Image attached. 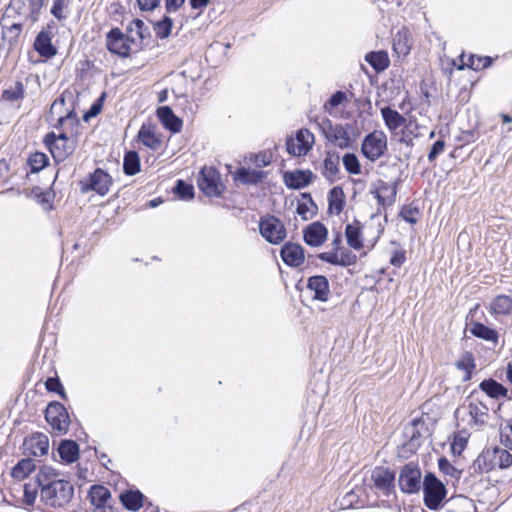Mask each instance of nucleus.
I'll use <instances>...</instances> for the list:
<instances>
[{
    "label": "nucleus",
    "instance_id": "nucleus-1",
    "mask_svg": "<svg viewBox=\"0 0 512 512\" xmlns=\"http://www.w3.org/2000/svg\"><path fill=\"white\" fill-rule=\"evenodd\" d=\"M79 127V120L75 113L70 111L58 119L56 128L61 129L59 134L50 132L44 136L43 143L56 162L66 160L74 152Z\"/></svg>",
    "mask_w": 512,
    "mask_h": 512
},
{
    "label": "nucleus",
    "instance_id": "nucleus-2",
    "mask_svg": "<svg viewBox=\"0 0 512 512\" xmlns=\"http://www.w3.org/2000/svg\"><path fill=\"white\" fill-rule=\"evenodd\" d=\"M145 24L141 19H134L124 33L119 27L110 29L105 36V47L119 58H129L142 49Z\"/></svg>",
    "mask_w": 512,
    "mask_h": 512
},
{
    "label": "nucleus",
    "instance_id": "nucleus-3",
    "mask_svg": "<svg viewBox=\"0 0 512 512\" xmlns=\"http://www.w3.org/2000/svg\"><path fill=\"white\" fill-rule=\"evenodd\" d=\"M344 233L349 248L363 251L366 255L377 245L384 233V227L375 217L365 222L354 219L346 224Z\"/></svg>",
    "mask_w": 512,
    "mask_h": 512
},
{
    "label": "nucleus",
    "instance_id": "nucleus-4",
    "mask_svg": "<svg viewBox=\"0 0 512 512\" xmlns=\"http://www.w3.org/2000/svg\"><path fill=\"white\" fill-rule=\"evenodd\" d=\"M380 113L386 128L400 144L413 147L414 141L422 137V126L415 116L405 117L390 106L382 107Z\"/></svg>",
    "mask_w": 512,
    "mask_h": 512
},
{
    "label": "nucleus",
    "instance_id": "nucleus-5",
    "mask_svg": "<svg viewBox=\"0 0 512 512\" xmlns=\"http://www.w3.org/2000/svg\"><path fill=\"white\" fill-rule=\"evenodd\" d=\"M40 479H42L40 498L46 506L62 508L72 500L74 488L69 481L60 479L58 474L48 468L40 470Z\"/></svg>",
    "mask_w": 512,
    "mask_h": 512
},
{
    "label": "nucleus",
    "instance_id": "nucleus-6",
    "mask_svg": "<svg viewBox=\"0 0 512 512\" xmlns=\"http://www.w3.org/2000/svg\"><path fill=\"white\" fill-rule=\"evenodd\" d=\"M512 466V454L499 446L486 447L472 463L473 474L482 475L496 469H507Z\"/></svg>",
    "mask_w": 512,
    "mask_h": 512
},
{
    "label": "nucleus",
    "instance_id": "nucleus-7",
    "mask_svg": "<svg viewBox=\"0 0 512 512\" xmlns=\"http://www.w3.org/2000/svg\"><path fill=\"white\" fill-rule=\"evenodd\" d=\"M467 411L470 417L469 424L477 429L484 428L491 419L490 408L486 398L474 389L467 397Z\"/></svg>",
    "mask_w": 512,
    "mask_h": 512
},
{
    "label": "nucleus",
    "instance_id": "nucleus-8",
    "mask_svg": "<svg viewBox=\"0 0 512 512\" xmlns=\"http://www.w3.org/2000/svg\"><path fill=\"white\" fill-rule=\"evenodd\" d=\"M318 126L326 140L341 149L350 147L354 142L349 124H333L330 119L323 118Z\"/></svg>",
    "mask_w": 512,
    "mask_h": 512
},
{
    "label": "nucleus",
    "instance_id": "nucleus-9",
    "mask_svg": "<svg viewBox=\"0 0 512 512\" xmlns=\"http://www.w3.org/2000/svg\"><path fill=\"white\" fill-rule=\"evenodd\" d=\"M197 186L207 197H222L226 190L220 172L213 166H204L200 169Z\"/></svg>",
    "mask_w": 512,
    "mask_h": 512
},
{
    "label": "nucleus",
    "instance_id": "nucleus-10",
    "mask_svg": "<svg viewBox=\"0 0 512 512\" xmlns=\"http://www.w3.org/2000/svg\"><path fill=\"white\" fill-rule=\"evenodd\" d=\"M113 185L111 175L102 168H96L85 178L79 181V188L82 193L95 192L99 196H105L109 193Z\"/></svg>",
    "mask_w": 512,
    "mask_h": 512
},
{
    "label": "nucleus",
    "instance_id": "nucleus-11",
    "mask_svg": "<svg viewBox=\"0 0 512 512\" xmlns=\"http://www.w3.org/2000/svg\"><path fill=\"white\" fill-rule=\"evenodd\" d=\"M318 258L331 265L343 267L354 265L357 262V256L343 246L340 232L332 240V251L322 252Z\"/></svg>",
    "mask_w": 512,
    "mask_h": 512
},
{
    "label": "nucleus",
    "instance_id": "nucleus-12",
    "mask_svg": "<svg viewBox=\"0 0 512 512\" xmlns=\"http://www.w3.org/2000/svg\"><path fill=\"white\" fill-rule=\"evenodd\" d=\"M424 504L430 510H437L446 498L445 485L433 473H427L423 479Z\"/></svg>",
    "mask_w": 512,
    "mask_h": 512
},
{
    "label": "nucleus",
    "instance_id": "nucleus-13",
    "mask_svg": "<svg viewBox=\"0 0 512 512\" xmlns=\"http://www.w3.org/2000/svg\"><path fill=\"white\" fill-rule=\"evenodd\" d=\"M388 149L387 136L381 130L368 133L361 143L362 155L371 162L383 157Z\"/></svg>",
    "mask_w": 512,
    "mask_h": 512
},
{
    "label": "nucleus",
    "instance_id": "nucleus-14",
    "mask_svg": "<svg viewBox=\"0 0 512 512\" xmlns=\"http://www.w3.org/2000/svg\"><path fill=\"white\" fill-rule=\"evenodd\" d=\"M45 419L51 427V432L63 435L66 434L69 425V414L63 404L59 402L50 403L45 410Z\"/></svg>",
    "mask_w": 512,
    "mask_h": 512
},
{
    "label": "nucleus",
    "instance_id": "nucleus-15",
    "mask_svg": "<svg viewBox=\"0 0 512 512\" xmlns=\"http://www.w3.org/2000/svg\"><path fill=\"white\" fill-rule=\"evenodd\" d=\"M261 236L271 244H279L286 238L287 232L284 224L276 216L267 214L259 221Z\"/></svg>",
    "mask_w": 512,
    "mask_h": 512
},
{
    "label": "nucleus",
    "instance_id": "nucleus-16",
    "mask_svg": "<svg viewBox=\"0 0 512 512\" xmlns=\"http://www.w3.org/2000/svg\"><path fill=\"white\" fill-rule=\"evenodd\" d=\"M395 472L388 467L376 466L371 471L370 480L376 493L389 496L395 490Z\"/></svg>",
    "mask_w": 512,
    "mask_h": 512
},
{
    "label": "nucleus",
    "instance_id": "nucleus-17",
    "mask_svg": "<svg viewBox=\"0 0 512 512\" xmlns=\"http://www.w3.org/2000/svg\"><path fill=\"white\" fill-rule=\"evenodd\" d=\"M422 472L416 463L409 462L405 464L399 474V487L403 493L413 494L419 492L421 488Z\"/></svg>",
    "mask_w": 512,
    "mask_h": 512
},
{
    "label": "nucleus",
    "instance_id": "nucleus-18",
    "mask_svg": "<svg viewBox=\"0 0 512 512\" xmlns=\"http://www.w3.org/2000/svg\"><path fill=\"white\" fill-rule=\"evenodd\" d=\"M398 186L396 183H388L384 180H378L371 191L377 200V210L381 212L387 207L392 206L396 201Z\"/></svg>",
    "mask_w": 512,
    "mask_h": 512
},
{
    "label": "nucleus",
    "instance_id": "nucleus-19",
    "mask_svg": "<svg viewBox=\"0 0 512 512\" xmlns=\"http://www.w3.org/2000/svg\"><path fill=\"white\" fill-rule=\"evenodd\" d=\"M135 140L139 145L154 152L160 150L163 146L162 134L153 123H143L138 130Z\"/></svg>",
    "mask_w": 512,
    "mask_h": 512
},
{
    "label": "nucleus",
    "instance_id": "nucleus-20",
    "mask_svg": "<svg viewBox=\"0 0 512 512\" xmlns=\"http://www.w3.org/2000/svg\"><path fill=\"white\" fill-rule=\"evenodd\" d=\"M314 144V135L308 129H300L295 137L286 140V147L289 154L293 156H305Z\"/></svg>",
    "mask_w": 512,
    "mask_h": 512
},
{
    "label": "nucleus",
    "instance_id": "nucleus-21",
    "mask_svg": "<svg viewBox=\"0 0 512 512\" xmlns=\"http://www.w3.org/2000/svg\"><path fill=\"white\" fill-rule=\"evenodd\" d=\"M56 27L55 23L51 21L47 23L46 27L42 29L35 38L33 47L44 58H52L57 54V49L52 44L53 29Z\"/></svg>",
    "mask_w": 512,
    "mask_h": 512
},
{
    "label": "nucleus",
    "instance_id": "nucleus-22",
    "mask_svg": "<svg viewBox=\"0 0 512 512\" xmlns=\"http://www.w3.org/2000/svg\"><path fill=\"white\" fill-rule=\"evenodd\" d=\"M22 449L27 456L42 457L48 453L49 439L44 433L34 432L25 437Z\"/></svg>",
    "mask_w": 512,
    "mask_h": 512
},
{
    "label": "nucleus",
    "instance_id": "nucleus-23",
    "mask_svg": "<svg viewBox=\"0 0 512 512\" xmlns=\"http://www.w3.org/2000/svg\"><path fill=\"white\" fill-rule=\"evenodd\" d=\"M45 0H11L10 7L31 23H36Z\"/></svg>",
    "mask_w": 512,
    "mask_h": 512
},
{
    "label": "nucleus",
    "instance_id": "nucleus-24",
    "mask_svg": "<svg viewBox=\"0 0 512 512\" xmlns=\"http://www.w3.org/2000/svg\"><path fill=\"white\" fill-rule=\"evenodd\" d=\"M314 174L311 170L286 171L283 174V181L287 188L299 190L312 183Z\"/></svg>",
    "mask_w": 512,
    "mask_h": 512
},
{
    "label": "nucleus",
    "instance_id": "nucleus-25",
    "mask_svg": "<svg viewBox=\"0 0 512 512\" xmlns=\"http://www.w3.org/2000/svg\"><path fill=\"white\" fill-rule=\"evenodd\" d=\"M307 289L313 292V299L320 302H327L330 298V285L328 279L323 275L311 276L307 280Z\"/></svg>",
    "mask_w": 512,
    "mask_h": 512
},
{
    "label": "nucleus",
    "instance_id": "nucleus-26",
    "mask_svg": "<svg viewBox=\"0 0 512 512\" xmlns=\"http://www.w3.org/2000/svg\"><path fill=\"white\" fill-rule=\"evenodd\" d=\"M327 235V228L319 221L309 224L303 231L305 243L312 247L321 246L326 241Z\"/></svg>",
    "mask_w": 512,
    "mask_h": 512
},
{
    "label": "nucleus",
    "instance_id": "nucleus-27",
    "mask_svg": "<svg viewBox=\"0 0 512 512\" xmlns=\"http://www.w3.org/2000/svg\"><path fill=\"white\" fill-rule=\"evenodd\" d=\"M283 262L291 267H299L305 261L304 249L300 244L286 243L280 252Z\"/></svg>",
    "mask_w": 512,
    "mask_h": 512
},
{
    "label": "nucleus",
    "instance_id": "nucleus-28",
    "mask_svg": "<svg viewBox=\"0 0 512 512\" xmlns=\"http://www.w3.org/2000/svg\"><path fill=\"white\" fill-rule=\"evenodd\" d=\"M494 62V58L490 56H479L476 54H468L467 55V63L457 64L456 60L451 61V68L449 73L452 74L453 68L455 67L457 70H464L465 68H469L474 71H481L490 67Z\"/></svg>",
    "mask_w": 512,
    "mask_h": 512
},
{
    "label": "nucleus",
    "instance_id": "nucleus-29",
    "mask_svg": "<svg viewBox=\"0 0 512 512\" xmlns=\"http://www.w3.org/2000/svg\"><path fill=\"white\" fill-rule=\"evenodd\" d=\"M489 313L495 318L512 315V297L507 294H498L490 302Z\"/></svg>",
    "mask_w": 512,
    "mask_h": 512
},
{
    "label": "nucleus",
    "instance_id": "nucleus-30",
    "mask_svg": "<svg viewBox=\"0 0 512 512\" xmlns=\"http://www.w3.org/2000/svg\"><path fill=\"white\" fill-rule=\"evenodd\" d=\"M119 500L123 507L132 512L139 511L147 501L143 493L138 489H127L120 493Z\"/></svg>",
    "mask_w": 512,
    "mask_h": 512
},
{
    "label": "nucleus",
    "instance_id": "nucleus-31",
    "mask_svg": "<svg viewBox=\"0 0 512 512\" xmlns=\"http://www.w3.org/2000/svg\"><path fill=\"white\" fill-rule=\"evenodd\" d=\"M478 387L482 393L493 400L500 401L508 398V389L493 378L482 380Z\"/></svg>",
    "mask_w": 512,
    "mask_h": 512
},
{
    "label": "nucleus",
    "instance_id": "nucleus-32",
    "mask_svg": "<svg viewBox=\"0 0 512 512\" xmlns=\"http://www.w3.org/2000/svg\"><path fill=\"white\" fill-rule=\"evenodd\" d=\"M156 115L163 126L171 131L172 133H178L181 131L183 122L177 117L171 107L161 106L156 110Z\"/></svg>",
    "mask_w": 512,
    "mask_h": 512
},
{
    "label": "nucleus",
    "instance_id": "nucleus-33",
    "mask_svg": "<svg viewBox=\"0 0 512 512\" xmlns=\"http://www.w3.org/2000/svg\"><path fill=\"white\" fill-rule=\"evenodd\" d=\"M267 177V172L257 169H248L245 167L238 168L233 173V179L244 185H257Z\"/></svg>",
    "mask_w": 512,
    "mask_h": 512
},
{
    "label": "nucleus",
    "instance_id": "nucleus-34",
    "mask_svg": "<svg viewBox=\"0 0 512 512\" xmlns=\"http://www.w3.org/2000/svg\"><path fill=\"white\" fill-rule=\"evenodd\" d=\"M412 48L411 34L408 28L402 27L393 37V51L398 57H406Z\"/></svg>",
    "mask_w": 512,
    "mask_h": 512
},
{
    "label": "nucleus",
    "instance_id": "nucleus-35",
    "mask_svg": "<svg viewBox=\"0 0 512 512\" xmlns=\"http://www.w3.org/2000/svg\"><path fill=\"white\" fill-rule=\"evenodd\" d=\"M328 213L330 215H340L346 206V195L341 186H334L328 192Z\"/></svg>",
    "mask_w": 512,
    "mask_h": 512
},
{
    "label": "nucleus",
    "instance_id": "nucleus-36",
    "mask_svg": "<svg viewBox=\"0 0 512 512\" xmlns=\"http://www.w3.org/2000/svg\"><path fill=\"white\" fill-rule=\"evenodd\" d=\"M470 333L481 340L497 344L499 333L495 328L489 327L482 322L472 321L469 328Z\"/></svg>",
    "mask_w": 512,
    "mask_h": 512
},
{
    "label": "nucleus",
    "instance_id": "nucleus-37",
    "mask_svg": "<svg viewBox=\"0 0 512 512\" xmlns=\"http://www.w3.org/2000/svg\"><path fill=\"white\" fill-rule=\"evenodd\" d=\"M88 497L93 506H95L97 509H104L109 506L111 500V492L104 485L95 484L90 487Z\"/></svg>",
    "mask_w": 512,
    "mask_h": 512
},
{
    "label": "nucleus",
    "instance_id": "nucleus-38",
    "mask_svg": "<svg viewBox=\"0 0 512 512\" xmlns=\"http://www.w3.org/2000/svg\"><path fill=\"white\" fill-rule=\"evenodd\" d=\"M455 367L463 372L462 381L468 382L472 379L476 371V359L471 351H465L456 360Z\"/></svg>",
    "mask_w": 512,
    "mask_h": 512
},
{
    "label": "nucleus",
    "instance_id": "nucleus-39",
    "mask_svg": "<svg viewBox=\"0 0 512 512\" xmlns=\"http://www.w3.org/2000/svg\"><path fill=\"white\" fill-rule=\"evenodd\" d=\"M340 159L338 155L327 154L324 158L321 168V174L329 182L333 183L339 178Z\"/></svg>",
    "mask_w": 512,
    "mask_h": 512
},
{
    "label": "nucleus",
    "instance_id": "nucleus-40",
    "mask_svg": "<svg viewBox=\"0 0 512 512\" xmlns=\"http://www.w3.org/2000/svg\"><path fill=\"white\" fill-rule=\"evenodd\" d=\"M36 469V464L31 458L21 459L10 472L11 477L18 482L25 480Z\"/></svg>",
    "mask_w": 512,
    "mask_h": 512
},
{
    "label": "nucleus",
    "instance_id": "nucleus-41",
    "mask_svg": "<svg viewBox=\"0 0 512 512\" xmlns=\"http://www.w3.org/2000/svg\"><path fill=\"white\" fill-rule=\"evenodd\" d=\"M42 479H40V471L33 480L25 483L23 486V502L26 505H34L39 489L42 490Z\"/></svg>",
    "mask_w": 512,
    "mask_h": 512
},
{
    "label": "nucleus",
    "instance_id": "nucleus-42",
    "mask_svg": "<svg viewBox=\"0 0 512 512\" xmlns=\"http://www.w3.org/2000/svg\"><path fill=\"white\" fill-rule=\"evenodd\" d=\"M348 102V96L346 92L336 91L331 97L324 103L323 110L331 116H338L339 107Z\"/></svg>",
    "mask_w": 512,
    "mask_h": 512
},
{
    "label": "nucleus",
    "instance_id": "nucleus-43",
    "mask_svg": "<svg viewBox=\"0 0 512 512\" xmlns=\"http://www.w3.org/2000/svg\"><path fill=\"white\" fill-rule=\"evenodd\" d=\"M141 170L140 157L138 152L130 150L125 152L123 158V172L127 176H134Z\"/></svg>",
    "mask_w": 512,
    "mask_h": 512
},
{
    "label": "nucleus",
    "instance_id": "nucleus-44",
    "mask_svg": "<svg viewBox=\"0 0 512 512\" xmlns=\"http://www.w3.org/2000/svg\"><path fill=\"white\" fill-rule=\"evenodd\" d=\"M58 452L67 463H73L79 458V447L73 440H63L59 445Z\"/></svg>",
    "mask_w": 512,
    "mask_h": 512
},
{
    "label": "nucleus",
    "instance_id": "nucleus-45",
    "mask_svg": "<svg viewBox=\"0 0 512 512\" xmlns=\"http://www.w3.org/2000/svg\"><path fill=\"white\" fill-rule=\"evenodd\" d=\"M365 60L378 72L384 71L390 65V59L386 51H373L365 56Z\"/></svg>",
    "mask_w": 512,
    "mask_h": 512
},
{
    "label": "nucleus",
    "instance_id": "nucleus-46",
    "mask_svg": "<svg viewBox=\"0 0 512 512\" xmlns=\"http://www.w3.org/2000/svg\"><path fill=\"white\" fill-rule=\"evenodd\" d=\"M316 205L309 193L301 194L297 203V213L303 220H308L315 214Z\"/></svg>",
    "mask_w": 512,
    "mask_h": 512
},
{
    "label": "nucleus",
    "instance_id": "nucleus-47",
    "mask_svg": "<svg viewBox=\"0 0 512 512\" xmlns=\"http://www.w3.org/2000/svg\"><path fill=\"white\" fill-rule=\"evenodd\" d=\"M24 97L25 87L21 81H16L13 87L5 89L1 93V100L9 103L23 100Z\"/></svg>",
    "mask_w": 512,
    "mask_h": 512
},
{
    "label": "nucleus",
    "instance_id": "nucleus-48",
    "mask_svg": "<svg viewBox=\"0 0 512 512\" xmlns=\"http://www.w3.org/2000/svg\"><path fill=\"white\" fill-rule=\"evenodd\" d=\"M27 164L32 173H37L48 166L49 158L45 153L36 151L29 155Z\"/></svg>",
    "mask_w": 512,
    "mask_h": 512
},
{
    "label": "nucleus",
    "instance_id": "nucleus-49",
    "mask_svg": "<svg viewBox=\"0 0 512 512\" xmlns=\"http://www.w3.org/2000/svg\"><path fill=\"white\" fill-rule=\"evenodd\" d=\"M174 194L181 200L189 201L192 200L195 196L194 187L192 184L187 183L186 181L179 179L176 181V184L173 188Z\"/></svg>",
    "mask_w": 512,
    "mask_h": 512
},
{
    "label": "nucleus",
    "instance_id": "nucleus-50",
    "mask_svg": "<svg viewBox=\"0 0 512 512\" xmlns=\"http://www.w3.org/2000/svg\"><path fill=\"white\" fill-rule=\"evenodd\" d=\"M468 438L469 435L464 430L457 431L453 434L450 446L454 455H461V453L466 449Z\"/></svg>",
    "mask_w": 512,
    "mask_h": 512
},
{
    "label": "nucleus",
    "instance_id": "nucleus-51",
    "mask_svg": "<svg viewBox=\"0 0 512 512\" xmlns=\"http://www.w3.org/2000/svg\"><path fill=\"white\" fill-rule=\"evenodd\" d=\"M173 28V21L170 17L164 16L160 21H157L154 26V32L157 38L165 39L171 34Z\"/></svg>",
    "mask_w": 512,
    "mask_h": 512
},
{
    "label": "nucleus",
    "instance_id": "nucleus-52",
    "mask_svg": "<svg viewBox=\"0 0 512 512\" xmlns=\"http://www.w3.org/2000/svg\"><path fill=\"white\" fill-rule=\"evenodd\" d=\"M71 0H53L52 7L50 9V13L56 18L58 21H63L67 18V10Z\"/></svg>",
    "mask_w": 512,
    "mask_h": 512
},
{
    "label": "nucleus",
    "instance_id": "nucleus-53",
    "mask_svg": "<svg viewBox=\"0 0 512 512\" xmlns=\"http://www.w3.org/2000/svg\"><path fill=\"white\" fill-rule=\"evenodd\" d=\"M342 160L344 168L349 174L358 175L361 173L360 162L354 153H346Z\"/></svg>",
    "mask_w": 512,
    "mask_h": 512
},
{
    "label": "nucleus",
    "instance_id": "nucleus-54",
    "mask_svg": "<svg viewBox=\"0 0 512 512\" xmlns=\"http://www.w3.org/2000/svg\"><path fill=\"white\" fill-rule=\"evenodd\" d=\"M447 512H476L475 503L467 497H459Z\"/></svg>",
    "mask_w": 512,
    "mask_h": 512
},
{
    "label": "nucleus",
    "instance_id": "nucleus-55",
    "mask_svg": "<svg viewBox=\"0 0 512 512\" xmlns=\"http://www.w3.org/2000/svg\"><path fill=\"white\" fill-rule=\"evenodd\" d=\"M438 468L440 472L452 479L458 480L460 478L461 472L446 457L438 459Z\"/></svg>",
    "mask_w": 512,
    "mask_h": 512
},
{
    "label": "nucleus",
    "instance_id": "nucleus-56",
    "mask_svg": "<svg viewBox=\"0 0 512 512\" xmlns=\"http://www.w3.org/2000/svg\"><path fill=\"white\" fill-rule=\"evenodd\" d=\"M500 442L507 450L512 451V418L507 419L501 427Z\"/></svg>",
    "mask_w": 512,
    "mask_h": 512
},
{
    "label": "nucleus",
    "instance_id": "nucleus-57",
    "mask_svg": "<svg viewBox=\"0 0 512 512\" xmlns=\"http://www.w3.org/2000/svg\"><path fill=\"white\" fill-rule=\"evenodd\" d=\"M22 32L21 23H13L10 26L2 27L3 38L8 40L9 43L17 42Z\"/></svg>",
    "mask_w": 512,
    "mask_h": 512
},
{
    "label": "nucleus",
    "instance_id": "nucleus-58",
    "mask_svg": "<svg viewBox=\"0 0 512 512\" xmlns=\"http://www.w3.org/2000/svg\"><path fill=\"white\" fill-rule=\"evenodd\" d=\"M106 96V92H102V94L93 102L89 110L86 111L83 115V119L85 121H88L89 119L94 118L101 113Z\"/></svg>",
    "mask_w": 512,
    "mask_h": 512
},
{
    "label": "nucleus",
    "instance_id": "nucleus-59",
    "mask_svg": "<svg viewBox=\"0 0 512 512\" xmlns=\"http://www.w3.org/2000/svg\"><path fill=\"white\" fill-rule=\"evenodd\" d=\"M419 215V209L411 204L405 205L400 211V216L408 223L415 224Z\"/></svg>",
    "mask_w": 512,
    "mask_h": 512
},
{
    "label": "nucleus",
    "instance_id": "nucleus-60",
    "mask_svg": "<svg viewBox=\"0 0 512 512\" xmlns=\"http://www.w3.org/2000/svg\"><path fill=\"white\" fill-rule=\"evenodd\" d=\"M45 388L48 392L58 393L63 399L66 398L63 385L58 377H49L45 381Z\"/></svg>",
    "mask_w": 512,
    "mask_h": 512
},
{
    "label": "nucleus",
    "instance_id": "nucleus-61",
    "mask_svg": "<svg viewBox=\"0 0 512 512\" xmlns=\"http://www.w3.org/2000/svg\"><path fill=\"white\" fill-rule=\"evenodd\" d=\"M445 146L446 144L443 139H439L436 142H434L428 153V161L430 163H435L437 157L444 152Z\"/></svg>",
    "mask_w": 512,
    "mask_h": 512
},
{
    "label": "nucleus",
    "instance_id": "nucleus-62",
    "mask_svg": "<svg viewBox=\"0 0 512 512\" xmlns=\"http://www.w3.org/2000/svg\"><path fill=\"white\" fill-rule=\"evenodd\" d=\"M406 261V251L403 249H397L392 252L390 257V264L396 268L401 267Z\"/></svg>",
    "mask_w": 512,
    "mask_h": 512
},
{
    "label": "nucleus",
    "instance_id": "nucleus-63",
    "mask_svg": "<svg viewBox=\"0 0 512 512\" xmlns=\"http://www.w3.org/2000/svg\"><path fill=\"white\" fill-rule=\"evenodd\" d=\"M272 161V155L266 151L260 152L253 157V163L256 167L261 168L268 166Z\"/></svg>",
    "mask_w": 512,
    "mask_h": 512
},
{
    "label": "nucleus",
    "instance_id": "nucleus-64",
    "mask_svg": "<svg viewBox=\"0 0 512 512\" xmlns=\"http://www.w3.org/2000/svg\"><path fill=\"white\" fill-rule=\"evenodd\" d=\"M136 2L141 11H153L160 4V0H136Z\"/></svg>",
    "mask_w": 512,
    "mask_h": 512
}]
</instances>
